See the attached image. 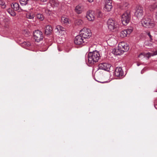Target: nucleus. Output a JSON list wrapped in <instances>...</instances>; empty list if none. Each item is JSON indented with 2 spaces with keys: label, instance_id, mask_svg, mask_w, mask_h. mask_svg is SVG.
I'll return each instance as SVG.
<instances>
[{
  "label": "nucleus",
  "instance_id": "1",
  "mask_svg": "<svg viewBox=\"0 0 157 157\" xmlns=\"http://www.w3.org/2000/svg\"><path fill=\"white\" fill-rule=\"evenodd\" d=\"M100 57V53L97 51L90 52L88 55V62L90 64H94L98 61Z\"/></svg>",
  "mask_w": 157,
  "mask_h": 157
},
{
  "label": "nucleus",
  "instance_id": "2",
  "mask_svg": "<svg viewBox=\"0 0 157 157\" xmlns=\"http://www.w3.org/2000/svg\"><path fill=\"white\" fill-rule=\"evenodd\" d=\"M141 24L143 26L147 28H152L155 25L154 20L149 17L143 18L141 21Z\"/></svg>",
  "mask_w": 157,
  "mask_h": 157
},
{
  "label": "nucleus",
  "instance_id": "3",
  "mask_svg": "<svg viewBox=\"0 0 157 157\" xmlns=\"http://www.w3.org/2000/svg\"><path fill=\"white\" fill-rule=\"evenodd\" d=\"M107 25L109 30L113 32L115 31L119 26L117 22L111 18H109L108 20Z\"/></svg>",
  "mask_w": 157,
  "mask_h": 157
},
{
  "label": "nucleus",
  "instance_id": "4",
  "mask_svg": "<svg viewBox=\"0 0 157 157\" xmlns=\"http://www.w3.org/2000/svg\"><path fill=\"white\" fill-rule=\"evenodd\" d=\"M80 34L86 40L89 38L91 36L92 33L90 30L86 28H84L80 32Z\"/></svg>",
  "mask_w": 157,
  "mask_h": 157
},
{
  "label": "nucleus",
  "instance_id": "5",
  "mask_svg": "<svg viewBox=\"0 0 157 157\" xmlns=\"http://www.w3.org/2000/svg\"><path fill=\"white\" fill-rule=\"evenodd\" d=\"M131 14L129 12H125L121 16V21L123 25H126L130 21Z\"/></svg>",
  "mask_w": 157,
  "mask_h": 157
},
{
  "label": "nucleus",
  "instance_id": "6",
  "mask_svg": "<svg viewBox=\"0 0 157 157\" xmlns=\"http://www.w3.org/2000/svg\"><path fill=\"white\" fill-rule=\"evenodd\" d=\"M87 40L84 38L80 34L75 37L74 40L75 44L78 45H84L85 43H87Z\"/></svg>",
  "mask_w": 157,
  "mask_h": 157
},
{
  "label": "nucleus",
  "instance_id": "7",
  "mask_svg": "<svg viewBox=\"0 0 157 157\" xmlns=\"http://www.w3.org/2000/svg\"><path fill=\"white\" fill-rule=\"evenodd\" d=\"M34 38L37 42L42 40L43 38L42 33L39 30L35 31L34 32Z\"/></svg>",
  "mask_w": 157,
  "mask_h": 157
},
{
  "label": "nucleus",
  "instance_id": "8",
  "mask_svg": "<svg viewBox=\"0 0 157 157\" xmlns=\"http://www.w3.org/2000/svg\"><path fill=\"white\" fill-rule=\"evenodd\" d=\"M143 13V11L142 7L140 6H137L135 8V16L138 18H141L142 17Z\"/></svg>",
  "mask_w": 157,
  "mask_h": 157
},
{
  "label": "nucleus",
  "instance_id": "9",
  "mask_svg": "<svg viewBox=\"0 0 157 157\" xmlns=\"http://www.w3.org/2000/svg\"><path fill=\"white\" fill-rule=\"evenodd\" d=\"M98 68L100 69L108 71L111 67L110 64L106 63H102L99 64Z\"/></svg>",
  "mask_w": 157,
  "mask_h": 157
},
{
  "label": "nucleus",
  "instance_id": "10",
  "mask_svg": "<svg viewBox=\"0 0 157 157\" xmlns=\"http://www.w3.org/2000/svg\"><path fill=\"white\" fill-rule=\"evenodd\" d=\"M132 31L133 29L132 28L124 30L121 32L120 36L122 37H124L129 35Z\"/></svg>",
  "mask_w": 157,
  "mask_h": 157
},
{
  "label": "nucleus",
  "instance_id": "11",
  "mask_svg": "<svg viewBox=\"0 0 157 157\" xmlns=\"http://www.w3.org/2000/svg\"><path fill=\"white\" fill-rule=\"evenodd\" d=\"M11 7L14 10L17 11L18 12H21L22 11L25 10L23 8L20 6L19 4L16 2H13L11 4Z\"/></svg>",
  "mask_w": 157,
  "mask_h": 157
},
{
  "label": "nucleus",
  "instance_id": "12",
  "mask_svg": "<svg viewBox=\"0 0 157 157\" xmlns=\"http://www.w3.org/2000/svg\"><path fill=\"white\" fill-rule=\"evenodd\" d=\"M115 74L117 77H122L124 74L122 68L121 67H117L115 69Z\"/></svg>",
  "mask_w": 157,
  "mask_h": 157
},
{
  "label": "nucleus",
  "instance_id": "13",
  "mask_svg": "<svg viewBox=\"0 0 157 157\" xmlns=\"http://www.w3.org/2000/svg\"><path fill=\"white\" fill-rule=\"evenodd\" d=\"M94 14V12L92 11L88 12L86 17L87 19L90 21H93L95 19Z\"/></svg>",
  "mask_w": 157,
  "mask_h": 157
},
{
  "label": "nucleus",
  "instance_id": "14",
  "mask_svg": "<svg viewBox=\"0 0 157 157\" xmlns=\"http://www.w3.org/2000/svg\"><path fill=\"white\" fill-rule=\"evenodd\" d=\"M83 10V7L81 5H78L76 6L75 9V12L78 14H80Z\"/></svg>",
  "mask_w": 157,
  "mask_h": 157
},
{
  "label": "nucleus",
  "instance_id": "15",
  "mask_svg": "<svg viewBox=\"0 0 157 157\" xmlns=\"http://www.w3.org/2000/svg\"><path fill=\"white\" fill-rule=\"evenodd\" d=\"M156 55H157V50L153 53H148L145 54L144 53H141L139 56L138 57H140L141 56L143 55L144 56H146L148 58H149L151 56Z\"/></svg>",
  "mask_w": 157,
  "mask_h": 157
},
{
  "label": "nucleus",
  "instance_id": "16",
  "mask_svg": "<svg viewBox=\"0 0 157 157\" xmlns=\"http://www.w3.org/2000/svg\"><path fill=\"white\" fill-rule=\"evenodd\" d=\"M112 8L111 2H109L108 3H106L105 5L104 10L105 11L109 12L111 10Z\"/></svg>",
  "mask_w": 157,
  "mask_h": 157
},
{
  "label": "nucleus",
  "instance_id": "17",
  "mask_svg": "<svg viewBox=\"0 0 157 157\" xmlns=\"http://www.w3.org/2000/svg\"><path fill=\"white\" fill-rule=\"evenodd\" d=\"M53 29L52 27L50 25H47L45 28V33L47 35L50 34L52 32Z\"/></svg>",
  "mask_w": 157,
  "mask_h": 157
},
{
  "label": "nucleus",
  "instance_id": "18",
  "mask_svg": "<svg viewBox=\"0 0 157 157\" xmlns=\"http://www.w3.org/2000/svg\"><path fill=\"white\" fill-rule=\"evenodd\" d=\"M153 0L152 3L149 6L151 10H153L157 9V0Z\"/></svg>",
  "mask_w": 157,
  "mask_h": 157
},
{
  "label": "nucleus",
  "instance_id": "19",
  "mask_svg": "<svg viewBox=\"0 0 157 157\" xmlns=\"http://www.w3.org/2000/svg\"><path fill=\"white\" fill-rule=\"evenodd\" d=\"M50 3L53 7H57L59 6V3L57 0H50Z\"/></svg>",
  "mask_w": 157,
  "mask_h": 157
},
{
  "label": "nucleus",
  "instance_id": "20",
  "mask_svg": "<svg viewBox=\"0 0 157 157\" xmlns=\"http://www.w3.org/2000/svg\"><path fill=\"white\" fill-rule=\"evenodd\" d=\"M61 22L64 24H67L69 23L68 19L65 16L61 17Z\"/></svg>",
  "mask_w": 157,
  "mask_h": 157
},
{
  "label": "nucleus",
  "instance_id": "21",
  "mask_svg": "<svg viewBox=\"0 0 157 157\" xmlns=\"http://www.w3.org/2000/svg\"><path fill=\"white\" fill-rule=\"evenodd\" d=\"M27 18L30 19H33L34 17V15L33 13H27L26 14Z\"/></svg>",
  "mask_w": 157,
  "mask_h": 157
},
{
  "label": "nucleus",
  "instance_id": "22",
  "mask_svg": "<svg viewBox=\"0 0 157 157\" xmlns=\"http://www.w3.org/2000/svg\"><path fill=\"white\" fill-rule=\"evenodd\" d=\"M75 23L76 25H81L83 24V21L80 19H78L75 20Z\"/></svg>",
  "mask_w": 157,
  "mask_h": 157
},
{
  "label": "nucleus",
  "instance_id": "23",
  "mask_svg": "<svg viewBox=\"0 0 157 157\" xmlns=\"http://www.w3.org/2000/svg\"><path fill=\"white\" fill-rule=\"evenodd\" d=\"M29 0H20V3L21 6H25L27 4Z\"/></svg>",
  "mask_w": 157,
  "mask_h": 157
},
{
  "label": "nucleus",
  "instance_id": "24",
  "mask_svg": "<svg viewBox=\"0 0 157 157\" xmlns=\"http://www.w3.org/2000/svg\"><path fill=\"white\" fill-rule=\"evenodd\" d=\"M36 17L40 21H43L44 19L43 15L41 14H37Z\"/></svg>",
  "mask_w": 157,
  "mask_h": 157
},
{
  "label": "nucleus",
  "instance_id": "25",
  "mask_svg": "<svg viewBox=\"0 0 157 157\" xmlns=\"http://www.w3.org/2000/svg\"><path fill=\"white\" fill-rule=\"evenodd\" d=\"M117 49V51L116 53V55H121L124 52L123 50L119 48Z\"/></svg>",
  "mask_w": 157,
  "mask_h": 157
},
{
  "label": "nucleus",
  "instance_id": "26",
  "mask_svg": "<svg viewBox=\"0 0 157 157\" xmlns=\"http://www.w3.org/2000/svg\"><path fill=\"white\" fill-rule=\"evenodd\" d=\"M57 29L58 31H65V29L60 25H58L56 26Z\"/></svg>",
  "mask_w": 157,
  "mask_h": 157
},
{
  "label": "nucleus",
  "instance_id": "27",
  "mask_svg": "<svg viewBox=\"0 0 157 157\" xmlns=\"http://www.w3.org/2000/svg\"><path fill=\"white\" fill-rule=\"evenodd\" d=\"M129 47L127 44H126L125 45V46H124V48L122 50L123 52H124L128 51L129 50Z\"/></svg>",
  "mask_w": 157,
  "mask_h": 157
},
{
  "label": "nucleus",
  "instance_id": "28",
  "mask_svg": "<svg viewBox=\"0 0 157 157\" xmlns=\"http://www.w3.org/2000/svg\"><path fill=\"white\" fill-rule=\"evenodd\" d=\"M8 12L12 16H14L15 15V13L14 11L10 9L8 10Z\"/></svg>",
  "mask_w": 157,
  "mask_h": 157
},
{
  "label": "nucleus",
  "instance_id": "29",
  "mask_svg": "<svg viewBox=\"0 0 157 157\" xmlns=\"http://www.w3.org/2000/svg\"><path fill=\"white\" fill-rule=\"evenodd\" d=\"M23 44L25 45V47H29L30 45V43L29 42H24L23 43Z\"/></svg>",
  "mask_w": 157,
  "mask_h": 157
},
{
  "label": "nucleus",
  "instance_id": "30",
  "mask_svg": "<svg viewBox=\"0 0 157 157\" xmlns=\"http://www.w3.org/2000/svg\"><path fill=\"white\" fill-rule=\"evenodd\" d=\"M147 34L148 35V36H149V38L150 39V42H152L153 39L152 38V36H151V35L150 33H147Z\"/></svg>",
  "mask_w": 157,
  "mask_h": 157
},
{
  "label": "nucleus",
  "instance_id": "31",
  "mask_svg": "<svg viewBox=\"0 0 157 157\" xmlns=\"http://www.w3.org/2000/svg\"><path fill=\"white\" fill-rule=\"evenodd\" d=\"M45 12L47 15H50L51 14V12L48 10H45Z\"/></svg>",
  "mask_w": 157,
  "mask_h": 157
},
{
  "label": "nucleus",
  "instance_id": "32",
  "mask_svg": "<svg viewBox=\"0 0 157 157\" xmlns=\"http://www.w3.org/2000/svg\"><path fill=\"white\" fill-rule=\"evenodd\" d=\"M126 44L124 42H121L119 44V47L125 46Z\"/></svg>",
  "mask_w": 157,
  "mask_h": 157
},
{
  "label": "nucleus",
  "instance_id": "33",
  "mask_svg": "<svg viewBox=\"0 0 157 157\" xmlns=\"http://www.w3.org/2000/svg\"><path fill=\"white\" fill-rule=\"evenodd\" d=\"M117 49H116L114 48L113 49L112 51V53L116 55V53L117 51Z\"/></svg>",
  "mask_w": 157,
  "mask_h": 157
},
{
  "label": "nucleus",
  "instance_id": "34",
  "mask_svg": "<svg viewBox=\"0 0 157 157\" xmlns=\"http://www.w3.org/2000/svg\"><path fill=\"white\" fill-rule=\"evenodd\" d=\"M4 4H5V3H4V2H2V3L1 4V5L2 6H3V8H5V7H6V6H4Z\"/></svg>",
  "mask_w": 157,
  "mask_h": 157
},
{
  "label": "nucleus",
  "instance_id": "35",
  "mask_svg": "<svg viewBox=\"0 0 157 157\" xmlns=\"http://www.w3.org/2000/svg\"><path fill=\"white\" fill-rule=\"evenodd\" d=\"M125 46H125H122V47H119V48H121V49H123L124 48V46Z\"/></svg>",
  "mask_w": 157,
  "mask_h": 157
},
{
  "label": "nucleus",
  "instance_id": "36",
  "mask_svg": "<svg viewBox=\"0 0 157 157\" xmlns=\"http://www.w3.org/2000/svg\"><path fill=\"white\" fill-rule=\"evenodd\" d=\"M155 16V18H156V20H157V11L156 12Z\"/></svg>",
  "mask_w": 157,
  "mask_h": 157
},
{
  "label": "nucleus",
  "instance_id": "37",
  "mask_svg": "<svg viewBox=\"0 0 157 157\" xmlns=\"http://www.w3.org/2000/svg\"><path fill=\"white\" fill-rule=\"evenodd\" d=\"M93 0H87V1L90 2H93Z\"/></svg>",
  "mask_w": 157,
  "mask_h": 157
},
{
  "label": "nucleus",
  "instance_id": "38",
  "mask_svg": "<svg viewBox=\"0 0 157 157\" xmlns=\"http://www.w3.org/2000/svg\"><path fill=\"white\" fill-rule=\"evenodd\" d=\"M101 83H103V82H100Z\"/></svg>",
  "mask_w": 157,
  "mask_h": 157
}]
</instances>
